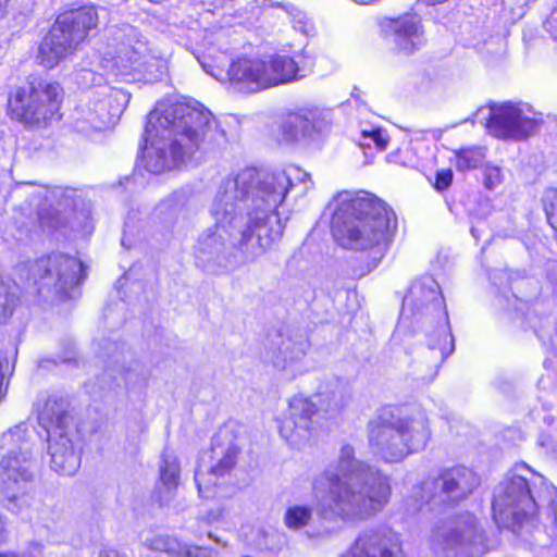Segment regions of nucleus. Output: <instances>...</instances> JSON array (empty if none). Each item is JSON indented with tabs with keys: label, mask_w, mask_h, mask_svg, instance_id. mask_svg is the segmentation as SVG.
I'll list each match as a JSON object with an SVG mask.
<instances>
[{
	"label": "nucleus",
	"mask_w": 557,
	"mask_h": 557,
	"mask_svg": "<svg viewBox=\"0 0 557 557\" xmlns=\"http://www.w3.org/2000/svg\"><path fill=\"white\" fill-rule=\"evenodd\" d=\"M298 184L305 185L304 191L312 186L310 174L295 165L274 172L247 168L222 180L210 207L216 230L198 238L197 259L216 260L226 247L224 234L244 262L262 256L281 238L284 225L276 210Z\"/></svg>",
	"instance_id": "nucleus-1"
},
{
	"label": "nucleus",
	"mask_w": 557,
	"mask_h": 557,
	"mask_svg": "<svg viewBox=\"0 0 557 557\" xmlns=\"http://www.w3.org/2000/svg\"><path fill=\"white\" fill-rule=\"evenodd\" d=\"M313 497L320 515L359 522L380 512L389 502L388 475L359 460L350 445H343L337 459L313 481Z\"/></svg>",
	"instance_id": "nucleus-2"
},
{
	"label": "nucleus",
	"mask_w": 557,
	"mask_h": 557,
	"mask_svg": "<svg viewBox=\"0 0 557 557\" xmlns=\"http://www.w3.org/2000/svg\"><path fill=\"white\" fill-rule=\"evenodd\" d=\"M225 139V131L198 102L162 100L148 115L144 166L160 174L190 157L202 141L220 144Z\"/></svg>",
	"instance_id": "nucleus-3"
},
{
	"label": "nucleus",
	"mask_w": 557,
	"mask_h": 557,
	"mask_svg": "<svg viewBox=\"0 0 557 557\" xmlns=\"http://www.w3.org/2000/svg\"><path fill=\"white\" fill-rule=\"evenodd\" d=\"M332 219V233L343 248L367 251L381 259L387 251L397 227L393 210L368 191L339 193Z\"/></svg>",
	"instance_id": "nucleus-4"
},
{
	"label": "nucleus",
	"mask_w": 557,
	"mask_h": 557,
	"mask_svg": "<svg viewBox=\"0 0 557 557\" xmlns=\"http://www.w3.org/2000/svg\"><path fill=\"white\" fill-rule=\"evenodd\" d=\"M33 430L21 422L0 434V499L8 510L20 512L29 506L28 491L33 474Z\"/></svg>",
	"instance_id": "nucleus-5"
},
{
	"label": "nucleus",
	"mask_w": 557,
	"mask_h": 557,
	"mask_svg": "<svg viewBox=\"0 0 557 557\" xmlns=\"http://www.w3.org/2000/svg\"><path fill=\"white\" fill-rule=\"evenodd\" d=\"M431 432L424 413L395 416L384 411L368 424L372 453L385 462H398L425 448Z\"/></svg>",
	"instance_id": "nucleus-6"
},
{
	"label": "nucleus",
	"mask_w": 557,
	"mask_h": 557,
	"mask_svg": "<svg viewBox=\"0 0 557 557\" xmlns=\"http://www.w3.org/2000/svg\"><path fill=\"white\" fill-rule=\"evenodd\" d=\"M97 24L98 14L94 7L61 13L39 45L38 62L47 69L54 67L74 52Z\"/></svg>",
	"instance_id": "nucleus-7"
},
{
	"label": "nucleus",
	"mask_w": 557,
	"mask_h": 557,
	"mask_svg": "<svg viewBox=\"0 0 557 557\" xmlns=\"http://www.w3.org/2000/svg\"><path fill=\"white\" fill-rule=\"evenodd\" d=\"M67 399L50 395L38 411L40 424L48 435L50 467L62 475H73L81 466V457L69 437L72 418Z\"/></svg>",
	"instance_id": "nucleus-8"
},
{
	"label": "nucleus",
	"mask_w": 557,
	"mask_h": 557,
	"mask_svg": "<svg viewBox=\"0 0 557 557\" xmlns=\"http://www.w3.org/2000/svg\"><path fill=\"white\" fill-rule=\"evenodd\" d=\"M403 309L412 313H437L442 319L435 331L436 339L433 335L429 339V350L436 369L454 351V339L437 282L430 275L416 280L403 300Z\"/></svg>",
	"instance_id": "nucleus-9"
},
{
	"label": "nucleus",
	"mask_w": 557,
	"mask_h": 557,
	"mask_svg": "<svg viewBox=\"0 0 557 557\" xmlns=\"http://www.w3.org/2000/svg\"><path fill=\"white\" fill-rule=\"evenodd\" d=\"M61 87L46 81L30 82L28 87H17L9 96V113L29 126H42L58 119Z\"/></svg>",
	"instance_id": "nucleus-10"
},
{
	"label": "nucleus",
	"mask_w": 557,
	"mask_h": 557,
	"mask_svg": "<svg viewBox=\"0 0 557 557\" xmlns=\"http://www.w3.org/2000/svg\"><path fill=\"white\" fill-rule=\"evenodd\" d=\"M432 549L437 557H481L487 546L479 521L473 515L466 513L436 529Z\"/></svg>",
	"instance_id": "nucleus-11"
},
{
	"label": "nucleus",
	"mask_w": 557,
	"mask_h": 557,
	"mask_svg": "<svg viewBox=\"0 0 557 557\" xmlns=\"http://www.w3.org/2000/svg\"><path fill=\"white\" fill-rule=\"evenodd\" d=\"M115 38L119 44L111 60H106L104 67L116 75H126L132 71L144 73L150 81L161 79L168 72L164 58L151 53L147 41L131 26L123 29V35Z\"/></svg>",
	"instance_id": "nucleus-12"
},
{
	"label": "nucleus",
	"mask_w": 557,
	"mask_h": 557,
	"mask_svg": "<svg viewBox=\"0 0 557 557\" xmlns=\"http://www.w3.org/2000/svg\"><path fill=\"white\" fill-rule=\"evenodd\" d=\"M492 509L500 528L513 529L533 518L537 504L529 480L521 474L507 475L495 488Z\"/></svg>",
	"instance_id": "nucleus-13"
},
{
	"label": "nucleus",
	"mask_w": 557,
	"mask_h": 557,
	"mask_svg": "<svg viewBox=\"0 0 557 557\" xmlns=\"http://www.w3.org/2000/svg\"><path fill=\"white\" fill-rule=\"evenodd\" d=\"M227 440L228 429L225 426L218 433L211 451L200 456L195 471V481L199 495L203 498L214 495L213 487L216 485V479L228 473L236 463L239 448L232 442L226 443Z\"/></svg>",
	"instance_id": "nucleus-14"
},
{
	"label": "nucleus",
	"mask_w": 557,
	"mask_h": 557,
	"mask_svg": "<svg viewBox=\"0 0 557 557\" xmlns=\"http://www.w3.org/2000/svg\"><path fill=\"white\" fill-rule=\"evenodd\" d=\"M480 485V479L470 468L458 466L444 470L437 478L425 480L421 498L434 505L465 499Z\"/></svg>",
	"instance_id": "nucleus-15"
},
{
	"label": "nucleus",
	"mask_w": 557,
	"mask_h": 557,
	"mask_svg": "<svg viewBox=\"0 0 557 557\" xmlns=\"http://www.w3.org/2000/svg\"><path fill=\"white\" fill-rule=\"evenodd\" d=\"M32 271L38 277L36 282L40 285V289H52L62 297H69V290L86 276L83 263L63 253H53L37 260Z\"/></svg>",
	"instance_id": "nucleus-16"
},
{
	"label": "nucleus",
	"mask_w": 557,
	"mask_h": 557,
	"mask_svg": "<svg viewBox=\"0 0 557 557\" xmlns=\"http://www.w3.org/2000/svg\"><path fill=\"white\" fill-rule=\"evenodd\" d=\"M540 124L529 106L505 102L491 108L487 129L500 139L523 140L537 133Z\"/></svg>",
	"instance_id": "nucleus-17"
},
{
	"label": "nucleus",
	"mask_w": 557,
	"mask_h": 557,
	"mask_svg": "<svg viewBox=\"0 0 557 557\" xmlns=\"http://www.w3.org/2000/svg\"><path fill=\"white\" fill-rule=\"evenodd\" d=\"M329 126V112L315 108H302L284 114L278 122L277 139L295 144L314 139Z\"/></svg>",
	"instance_id": "nucleus-18"
},
{
	"label": "nucleus",
	"mask_w": 557,
	"mask_h": 557,
	"mask_svg": "<svg viewBox=\"0 0 557 557\" xmlns=\"http://www.w3.org/2000/svg\"><path fill=\"white\" fill-rule=\"evenodd\" d=\"M317 405L305 396H294L280 422L281 436L292 446L301 447L309 443L313 430Z\"/></svg>",
	"instance_id": "nucleus-19"
},
{
	"label": "nucleus",
	"mask_w": 557,
	"mask_h": 557,
	"mask_svg": "<svg viewBox=\"0 0 557 557\" xmlns=\"http://www.w3.org/2000/svg\"><path fill=\"white\" fill-rule=\"evenodd\" d=\"M384 33L398 53L410 55L426 42L421 20L416 15H405L391 20L384 26Z\"/></svg>",
	"instance_id": "nucleus-20"
},
{
	"label": "nucleus",
	"mask_w": 557,
	"mask_h": 557,
	"mask_svg": "<svg viewBox=\"0 0 557 557\" xmlns=\"http://www.w3.org/2000/svg\"><path fill=\"white\" fill-rule=\"evenodd\" d=\"M227 78L244 92H256L268 88L263 59H238L230 64Z\"/></svg>",
	"instance_id": "nucleus-21"
},
{
	"label": "nucleus",
	"mask_w": 557,
	"mask_h": 557,
	"mask_svg": "<svg viewBox=\"0 0 557 557\" xmlns=\"http://www.w3.org/2000/svg\"><path fill=\"white\" fill-rule=\"evenodd\" d=\"M263 60L268 88L288 84L306 76V74L300 73L301 69L289 55L276 53L268 55Z\"/></svg>",
	"instance_id": "nucleus-22"
},
{
	"label": "nucleus",
	"mask_w": 557,
	"mask_h": 557,
	"mask_svg": "<svg viewBox=\"0 0 557 557\" xmlns=\"http://www.w3.org/2000/svg\"><path fill=\"white\" fill-rule=\"evenodd\" d=\"M342 557H393L389 540L377 531H366Z\"/></svg>",
	"instance_id": "nucleus-23"
},
{
	"label": "nucleus",
	"mask_w": 557,
	"mask_h": 557,
	"mask_svg": "<svg viewBox=\"0 0 557 557\" xmlns=\"http://www.w3.org/2000/svg\"><path fill=\"white\" fill-rule=\"evenodd\" d=\"M485 159V151L482 147H468L461 148L454 151V158H451V162H454L456 169L458 171H468L472 169H476Z\"/></svg>",
	"instance_id": "nucleus-24"
},
{
	"label": "nucleus",
	"mask_w": 557,
	"mask_h": 557,
	"mask_svg": "<svg viewBox=\"0 0 557 557\" xmlns=\"http://www.w3.org/2000/svg\"><path fill=\"white\" fill-rule=\"evenodd\" d=\"M312 519V507L308 505H294L286 509L284 523L289 530H300L308 525Z\"/></svg>",
	"instance_id": "nucleus-25"
},
{
	"label": "nucleus",
	"mask_w": 557,
	"mask_h": 557,
	"mask_svg": "<svg viewBox=\"0 0 557 557\" xmlns=\"http://www.w3.org/2000/svg\"><path fill=\"white\" fill-rule=\"evenodd\" d=\"M180 476V465L177 458L168 451H164L162 455V463L160 466V478L163 483L169 488H173L177 485V480Z\"/></svg>",
	"instance_id": "nucleus-26"
},
{
	"label": "nucleus",
	"mask_w": 557,
	"mask_h": 557,
	"mask_svg": "<svg viewBox=\"0 0 557 557\" xmlns=\"http://www.w3.org/2000/svg\"><path fill=\"white\" fill-rule=\"evenodd\" d=\"M164 549L168 553L182 556V557H209L211 549L202 546H191L187 544H180L174 539L166 541Z\"/></svg>",
	"instance_id": "nucleus-27"
},
{
	"label": "nucleus",
	"mask_w": 557,
	"mask_h": 557,
	"mask_svg": "<svg viewBox=\"0 0 557 557\" xmlns=\"http://www.w3.org/2000/svg\"><path fill=\"white\" fill-rule=\"evenodd\" d=\"M16 286L10 287L0 277V317L7 318L12 314L18 302Z\"/></svg>",
	"instance_id": "nucleus-28"
},
{
	"label": "nucleus",
	"mask_w": 557,
	"mask_h": 557,
	"mask_svg": "<svg viewBox=\"0 0 557 557\" xmlns=\"http://www.w3.org/2000/svg\"><path fill=\"white\" fill-rule=\"evenodd\" d=\"M348 395L342 387H336L327 394L320 395L321 406L326 411L338 410L347 405Z\"/></svg>",
	"instance_id": "nucleus-29"
},
{
	"label": "nucleus",
	"mask_w": 557,
	"mask_h": 557,
	"mask_svg": "<svg viewBox=\"0 0 557 557\" xmlns=\"http://www.w3.org/2000/svg\"><path fill=\"white\" fill-rule=\"evenodd\" d=\"M287 13L293 18V26L296 30L306 36H310L314 32L313 24L308 20L307 15L294 5H284Z\"/></svg>",
	"instance_id": "nucleus-30"
},
{
	"label": "nucleus",
	"mask_w": 557,
	"mask_h": 557,
	"mask_svg": "<svg viewBox=\"0 0 557 557\" xmlns=\"http://www.w3.org/2000/svg\"><path fill=\"white\" fill-rule=\"evenodd\" d=\"M544 210L549 225L557 233V189H547L543 197Z\"/></svg>",
	"instance_id": "nucleus-31"
},
{
	"label": "nucleus",
	"mask_w": 557,
	"mask_h": 557,
	"mask_svg": "<svg viewBox=\"0 0 557 557\" xmlns=\"http://www.w3.org/2000/svg\"><path fill=\"white\" fill-rule=\"evenodd\" d=\"M362 138L363 143L361 146L371 147L373 144L379 151L385 150L388 144V137L382 129H374L371 132L363 131Z\"/></svg>",
	"instance_id": "nucleus-32"
},
{
	"label": "nucleus",
	"mask_w": 557,
	"mask_h": 557,
	"mask_svg": "<svg viewBox=\"0 0 557 557\" xmlns=\"http://www.w3.org/2000/svg\"><path fill=\"white\" fill-rule=\"evenodd\" d=\"M503 181L502 170L498 166H486L484 170V185L488 189L497 187Z\"/></svg>",
	"instance_id": "nucleus-33"
},
{
	"label": "nucleus",
	"mask_w": 557,
	"mask_h": 557,
	"mask_svg": "<svg viewBox=\"0 0 557 557\" xmlns=\"http://www.w3.org/2000/svg\"><path fill=\"white\" fill-rule=\"evenodd\" d=\"M453 182V172L451 170H442L436 173L434 187L438 191L446 190Z\"/></svg>",
	"instance_id": "nucleus-34"
},
{
	"label": "nucleus",
	"mask_w": 557,
	"mask_h": 557,
	"mask_svg": "<svg viewBox=\"0 0 557 557\" xmlns=\"http://www.w3.org/2000/svg\"><path fill=\"white\" fill-rule=\"evenodd\" d=\"M278 351L284 361H288V360L292 361L298 357V355L296 354V350L289 339L287 342H285V341L282 342V346L278 347Z\"/></svg>",
	"instance_id": "nucleus-35"
},
{
	"label": "nucleus",
	"mask_w": 557,
	"mask_h": 557,
	"mask_svg": "<svg viewBox=\"0 0 557 557\" xmlns=\"http://www.w3.org/2000/svg\"><path fill=\"white\" fill-rule=\"evenodd\" d=\"M10 2L11 0H0V20L7 16Z\"/></svg>",
	"instance_id": "nucleus-36"
},
{
	"label": "nucleus",
	"mask_w": 557,
	"mask_h": 557,
	"mask_svg": "<svg viewBox=\"0 0 557 557\" xmlns=\"http://www.w3.org/2000/svg\"><path fill=\"white\" fill-rule=\"evenodd\" d=\"M8 531L4 519L0 516V544L7 540Z\"/></svg>",
	"instance_id": "nucleus-37"
},
{
	"label": "nucleus",
	"mask_w": 557,
	"mask_h": 557,
	"mask_svg": "<svg viewBox=\"0 0 557 557\" xmlns=\"http://www.w3.org/2000/svg\"><path fill=\"white\" fill-rule=\"evenodd\" d=\"M76 129L78 132H82V133H88V128L87 126L84 124V123H79L78 121L76 122V125H75Z\"/></svg>",
	"instance_id": "nucleus-38"
},
{
	"label": "nucleus",
	"mask_w": 557,
	"mask_h": 557,
	"mask_svg": "<svg viewBox=\"0 0 557 557\" xmlns=\"http://www.w3.org/2000/svg\"><path fill=\"white\" fill-rule=\"evenodd\" d=\"M471 234L472 236L475 238V239H479V227L478 226H472L471 227Z\"/></svg>",
	"instance_id": "nucleus-39"
},
{
	"label": "nucleus",
	"mask_w": 557,
	"mask_h": 557,
	"mask_svg": "<svg viewBox=\"0 0 557 557\" xmlns=\"http://www.w3.org/2000/svg\"><path fill=\"white\" fill-rule=\"evenodd\" d=\"M104 124H106L104 122H95V123H92L91 127L94 129H101L104 126Z\"/></svg>",
	"instance_id": "nucleus-40"
},
{
	"label": "nucleus",
	"mask_w": 557,
	"mask_h": 557,
	"mask_svg": "<svg viewBox=\"0 0 557 557\" xmlns=\"http://www.w3.org/2000/svg\"><path fill=\"white\" fill-rule=\"evenodd\" d=\"M91 75H92V72H90V71H87V70L82 71V76L84 78H88Z\"/></svg>",
	"instance_id": "nucleus-41"
},
{
	"label": "nucleus",
	"mask_w": 557,
	"mask_h": 557,
	"mask_svg": "<svg viewBox=\"0 0 557 557\" xmlns=\"http://www.w3.org/2000/svg\"><path fill=\"white\" fill-rule=\"evenodd\" d=\"M515 469H527V470H530V467H529V466H527L525 463H521V465H517V466L515 467Z\"/></svg>",
	"instance_id": "nucleus-42"
},
{
	"label": "nucleus",
	"mask_w": 557,
	"mask_h": 557,
	"mask_svg": "<svg viewBox=\"0 0 557 557\" xmlns=\"http://www.w3.org/2000/svg\"><path fill=\"white\" fill-rule=\"evenodd\" d=\"M0 557H18L16 554H0Z\"/></svg>",
	"instance_id": "nucleus-43"
},
{
	"label": "nucleus",
	"mask_w": 557,
	"mask_h": 557,
	"mask_svg": "<svg viewBox=\"0 0 557 557\" xmlns=\"http://www.w3.org/2000/svg\"><path fill=\"white\" fill-rule=\"evenodd\" d=\"M99 557H109V555H108V553H106V552H101V553L99 554Z\"/></svg>",
	"instance_id": "nucleus-44"
},
{
	"label": "nucleus",
	"mask_w": 557,
	"mask_h": 557,
	"mask_svg": "<svg viewBox=\"0 0 557 557\" xmlns=\"http://www.w3.org/2000/svg\"><path fill=\"white\" fill-rule=\"evenodd\" d=\"M537 480L542 482L543 478L541 475H537Z\"/></svg>",
	"instance_id": "nucleus-45"
},
{
	"label": "nucleus",
	"mask_w": 557,
	"mask_h": 557,
	"mask_svg": "<svg viewBox=\"0 0 557 557\" xmlns=\"http://www.w3.org/2000/svg\"><path fill=\"white\" fill-rule=\"evenodd\" d=\"M150 1H151V2H156V3H158V2H160L161 0H150Z\"/></svg>",
	"instance_id": "nucleus-46"
}]
</instances>
